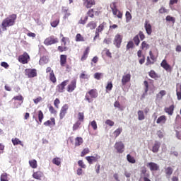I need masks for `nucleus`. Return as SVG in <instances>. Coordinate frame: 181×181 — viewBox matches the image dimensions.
I'll use <instances>...</instances> for the list:
<instances>
[{
    "label": "nucleus",
    "mask_w": 181,
    "mask_h": 181,
    "mask_svg": "<svg viewBox=\"0 0 181 181\" xmlns=\"http://www.w3.org/2000/svg\"><path fill=\"white\" fill-rule=\"evenodd\" d=\"M131 81V74H127L122 76V83L123 86H125L127 83H129Z\"/></svg>",
    "instance_id": "nucleus-10"
},
{
    "label": "nucleus",
    "mask_w": 181,
    "mask_h": 181,
    "mask_svg": "<svg viewBox=\"0 0 181 181\" xmlns=\"http://www.w3.org/2000/svg\"><path fill=\"white\" fill-rule=\"evenodd\" d=\"M157 135L158 138H160V139H162V138H163V132H162V131L160 130L157 132Z\"/></svg>",
    "instance_id": "nucleus-59"
},
{
    "label": "nucleus",
    "mask_w": 181,
    "mask_h": 181,
    "mask_svg": "<svg viewBox=\"0 0 181 181\" xmlns=\"http://www.w3.org/2000/svg\"><path fill=\"white\" fill-rule=\"evenodd\" d=\"M176 94H177V98L178 101H180V100H181V85L180 86V90H178L177 89L176 90Z\"/></svg>",
    "instance_id": "nucleus-44"
},
{
    "label": "nucleus",
    "mask_w": 181,
    "mask_h": 181,
    "mask_svg": "<svg viewBox=\"0 0 181 181\" xmlns=\"http://www.w3.org/2000/svg\"><path fill=\"white\" fill-rule=\"evenodd\" d=\"M78 118L79 121H84V113L79 112L78 114Z\"/></svg>",
    "instance_id": "nucleus-51"
},
{
    "label": "nucleus",
    "mask_w": 181,
    "mask_h": 181,
    "mask_svg": "<svg viewBox=\"0 0 181 181\" xmlns=\"http://www.w3.org/2000/svg\"><path fill=\"white\" fill-rule=\"evenodd\" d=\"M88 20V17L86 16L83 20V18H81V20L78 21V23L79 25H86Z\"/></svg>",
    "instance_id": "nucleus-41"
},
{
    "label": "nucleus",
    "mask_w": 181,
    "mask_h": 181,
    "mask_svg": "<svg viewBox=\"0 0 181 181\" xmlns=\"http://www.w3.org/2000/svg\"><path fill=\"white\" fill-rule=\"evenodd\" d=\"M141 49H149V45L145 41L141 43Z\"/></svg>",
    "instance_id": "nucleus-50"
},
{
    "label": "nucleus",
    "mask_w": 181,
    "mask_h": 181,
    "mask_svg": "<svg viewBox=\"0 0 181 181\" xmlns=\"http://www.w3.org/2000/svg\"><path fill=\"white\" fill-rule=\"evenodd\" d=\"M166 122V116H160L156 121V124H165Z\"/></svg>",
    "instance_id": "nucleus-19"
},
{
    "label": "nucleus",
    "mask_w": 181,
    "mask_h": 181,
    "mask_svg": "<svg viewBox=\"0 0 181 181\" xmlns=\"http://www.w3.org/2000/svg\"><path fill=\"white\" fill-rule=\"evenodd\" d=\"M4 149H5V145L0 143V155L4 153Z\"/></svg>",
    "instance_id": "nucleus-60"
},
{
    "label": "nucleus",
    "mask_w": 181,
    "mask_h": 181,
    "mask_svg": "<svg viewBox=\"0 0 181 181\" xmlns=\"http://www.w3.org/2000/svg\"><path fill=\"white\" fill-rule=\"evenodd\" d=\"M90 125L93 127V129H94V131H96L98 127H97V122H95V120H93L90 122Z\"/></svg>",
    "instance_id": "nucleus-47"
},
{
    "label": "nucleus",
    "mask_w": 181,
    "mask_h": 181,
    "mask_svg": "<svg viewBox=\"0 0 181 181\" xmlns=\"http://www.w3.org/2000/svg\"><path fill=\"white\" fill-rule=\"evenodd\" d=\"M56 43H59V39L54 37L53 35L48 37L44 41V44H45L46 46H52V45H56Z\"/></svg>",
    "instance_id": "nucleus-2"
},
{
    "label": "nucleus",
    "mask_w": 181,
    "mask_h": 181,
    "mask_svg": "<svg viewBox=\"0 0 181 181\" xmlns=\"http://www.w3.org/2000/svg\"><path fill=\"white\" fill-rule=\"evenodd\" d=\"M85 3L84 5L85 6H86V8H91V6H93V5H95V2L94 0H84Z\"/></svg>",
    "instance_id": "nucleus-23"
},
{
    "label": "nucleus",
    "mask_w": 181,
    "mask_h": 181,
    "mask_svg": "<svg viewBox=\"0 0 181 181\" xmlns=\"http://www.w3.org/2000/svg\"><path fill=\"white\" fill-rule=\"evenodd\" d=\"M33 177L37 180H41L42 177H43V173L41 171L34 172L33 174Z\"/></svg>",
    "instance_id": "nucleus-14"
},
{
    "label": "nucleus",
    "mask_w": 181,
    "mask_h": 181,
    "mask_svg": "<svg viewBox=\"0 0 181 181\" xmlns=\"http://www.w3.org/2000/svg\"><path fill=\"white\" fill-rule=\"evenodd\" d=\"M144 28H145V30H146V32L147 35H151V33H152V25H151V24L148 23V21H145Z\"/></svg>",
    "instance_id": "nucleus-12"
},
{
    "label": "nucleus",
    "mask_w": 181,
    "mask_h": 181,
    "mask_svg": "<svg viewBox=\"0 0 181 181\" xmlns=\"http://www.w3.org/2000/svg\"><path fill=\"white\" fill-rule=\"evenodd\" d=\"M90 153V149H88V148H84L81 153V156H86V155H87V153Z\"/></svg>",
    "instance_id": "nucleus-42"
},
{
    "label": "nucleus",
    "mask_w": 181,
    "mask_h": 181,
    "mask_svg": "<svg viewBox=\"0 0 181 181\" xmlns=\"http://www.w3.org/2000/svg\"><path fill=\"white\" fill-rule=\"evenodd\" d=\"M88 93L90 95L91 98H97L98 97V93L95 89H91Z\"/></svg>",
    "instance_id": "nucleus-17"
},
{
    "label": "nucleus",
    "mask_w": 181,
    "mask_h": 181,
    "mask_svg": "<svg viewBox=\"0 0 181 181\" xmlns=\"http://www.w3.org/2000/svg\"><path fill=\"white\" fill-rule=\"evenodd\" d=\"M105 124L107 125H109V127H114V122L112 121L111 119H107L105 121Z\"/></svg>",
    "instance_id": "nucleus-52"
},
{
    "label": "nucleus",
    "mask_w": 181,
    "mask_h": 181,
    "mask_svg": "<svg viewBox=\"0 0 181 181\" xmlns=\"http://www.w3.org/2000/svg\"><path fill=\"white\" fill-rule=\"evenodd\" d=\"M175 110V106L173 105H170L168 107L165 108V112L168 114V115H173V111Z\"/></svg>",
    "instance_id": "nucleus-16"
},
{
    "label": "nucleus",
    "mask_w": 181,
    "mask_h": 181,
    "mask_svg": "<svg viewBox=\"0 0 181 181\" xmlns=\"http://www.w3.org/2000/svg\"><path fill=\"white\" fill-rule=\"evenodd\" d=\"M134 47V42L132 41H129L127 45V49L129 50V49H132Z\"/></svg>",
    "instance_id": "nucleus-48"
},
{
    "label": "nucleus",
    "mask_w": 181,
    "mask_h": 181,
    "mask_svg": "<svg viewBox=\"0 0 181 181\" xmlns=\"http://www.w3.org/2000/svg\"><path fill=\"white\" fill-rule=\"evenodd\" d=\"M115 148L119 153H122L124 148V143H122V141L117 142L115 145Z\"/></svg>",
    "instance_id": "nucleus-8"
},
{
    "label": "nucleus",
    "mask_w": 181,
    "mask_h": 181,
    "mask_svg": "<svg viewBox=\"0 0 181 181\" xmlns=\"http://www.w3.org/2000/svg\"><path fill=\"white\" fill-rule=\"evenodd\" d=\"M101 157L98 155L92 156H86V159L90 163V165L93 164V162H98V159Z\"/></svg>",
    "instance_id": "nucleus-7"
},
{
    "label": "nucleus",
    "mask_w": 181,
    "mask_h": 181,
    "mask_svg": "<svg viewBox=\"0 0 181 181\" xmlns=\"http://www.w3.org/2000/svg\"><path fill=\"white\" fill-rule=\"evenodd\" d=\"M159 148H160V143L156 141L154 145L153 146L152 152H153V153H157V152L159 151Z\"/></svg>",
    "instance_id": "nucleus-15"
},
{
    "label": "nucleus",
    "mask_w": 181,
    "mask_h": 181,
    "mask_svg": "<svg viewBox=\"0 0 181 181\" xmlns=\"http://www.w3.org/2000/svg\"><path fill=\"white\" fill-rule=\"evenodd\" d=\"M76 80L71 81V84H69L67 88L68 93H73V91L76 90Z\"/></svg>",
    "instance_id": "nucleus-11"
},
{
    "label": "nucleus",
    "mask_w": 181,
    "mask_h": 181,
    "mask_svg": "<svg viewBox=\"0 0 181 181\" xmlns=\"http://www.w3.org/2000/svg\"><path fill=\"white\" fill-rule=\"evenodd\" d=\"M59 104H60V100H59V98H56L54 101V105L56 108H59Z\"/></svg>",
    "instance_id": "nucleus-54"
},
{
    "label": "nucleus",
    "mask_w": 181,
    "mask_h": 181,
    "mask_svg": "<svg viewBox=\"0 0 181 181\" xmlns=\"http://www.w3.org/2000/svg\"><path fill=\"white\" fill-rule=\"evenodd\" d=\"M165 21H167V22H173V23H175V22H176L175 18L170 16H167L165 18Z\"/></svg>",
    "instance_id": "nucleus-40"
},
{
    "label": "nucleus",
    "mask_w": 181,
    "mask_h": 181,
    "mask_svg": "<svg viewBox=\"0 0 181 181\" xmlns=\"http://www.w3.org/2000/svg\"><path fill=\"white\" fill-rule=\"evenodd\" d=\"M52 163H54V165H57V166H59V165H61L62 162L60 161L59 158H54L52 160Z\"/></svg>",
    "instance_id": "nucleus-33"
},
{
    "label": "nucleus",
    "mask_w": 181,
    "mask_h": 181,
    "mask_svg": "<svg viewBox=\"0 0 181 181\" xmlns=\"http://www.w3.org/2000/svg\"><path fill=\"white\" fill-rule=\"evenodd\" d=\"M112 82H107V84L106 86V90H107L108 91H111V90H112Z\"/></svg>",
    "instance_id": "nucleus-46"
},
{
    "label": "nucleus",
    "mask_w": 181,
    "mask_h": 181,
    "mask_svg": "<svg viewBox=\"0 0 181 181\" xmlns=\"http://www.w3.org/2000/svg\"><path fill=\"white\" fill-rule=\"evenodd\" d=\"M43 118H44L43 112H42V110H39V112H38V119H39V122H42Z\"/></svg>",
    "instance_id": "nucleus-45"
},
{
    "label": "nucleus",
    "mask_w": 181,
    "mask_h": 181,
    "mask_svg": "<svg viewBox=\"0 0 181 181\" xmlns=\"http://www.w3.org/2000/svg\"><path fill=\"white\" fill-rule=\"evenodd\" d=\"M103 29H104V23H103L102 24H100V25L97 28L96 30L100 33V32H103Z\"/></svg>",
    "instance_id": "nucleus-53"
},
{
    "label": "nucleus",
    "mask_w": 181,
    "mask_h": 181,
    "mask_svg": "<svg viewBox=\"0 0 181 181\" xmlns=\"http://www.w3.org/2000/svg\"><path fill=\"white\" fill-rule=\"evenodd\" d=\"M137 114L139 121H144V119H145V114L144 113V111L139 110L137 112Z\"/></svg>",
    "instance_id": "nucleus-25"
},
{
    "label": "nucleus",
    "mask_w": 181,
    "mask_h": 181,
    "mask_svg": "<svg viewBox=\"0 0 181 181\" xmlns=\"http://www.w3.org/2000/svg\"><path fill=\"white\" fill-rule=\"evenodd\" d=\"M121 43H122V37H121V35L117 34L115 37L113 44L115 45L116 47L119 49L121 47Z\"/></svg>",
    "instance_id": "nucleus-5"
},
{
    "label": "nucleus",
    "mask_w": 181,
    "mask_h": 181,
    "mask_svg": "<svg viewBox=\"0 0 181 181\" xmlns=\"http://www.w3.org/2000/svg\"><path fill=\"white\" fill-rule=\"evenodd\" d=\"M89 52H90V47H87L86 49V50L84 51L82 57L81 58V60L82 62H84V60H86L87 59V56H88Z\"/></svg>",
    "instance_id": "nucleus-26"
},
{
    "label": "nucleus",
    "mask_w": 181,
    "mask_h": 181,
    "mask_svg": "<svg viewBox=\"0 0 181 181\" xmlns=\"http://www.w3.org/2000/svg\"><path fill=\"white\" fill-rule=\"evenodd\" d=\"M25 76H28L29 78H33L37 76V72L35 69H26L25 70Z\"/></svg>",
    "instance_id": "nucleus-3"
},
{
    "label": "nucleus",
    "mask_w": 181,
    "mask_h": 181,
    "mask_svg": "<svg viewBox=\"0 0 181 181\" xmlns=\"http://www.w3.org/2000/svg\"><path fill=\"white\" fill-rule=\"evenodd\" d=\"M67 110H69V105H64L62 109H61V112L59 114V117L60 119H63L66 115V114H67Z\"/></svg>",
    "instance_id": "nucleus-9"
},
{
    "label": "nucleus",
    "mask_w": 181,
    "mask_h": 181,
    "mask_svg": "<svg viewBox=\"0 0 181 181\" xmlns=\"http://www.w3.org/2000/svg\"><path fill=\"white\" fill-rule=\"evenodd\" d=\"M80 125H81V122H80V121H77L73 126V131H77Z\"/></svg>",
    "instance_id": "nucleus-39"
},
{
    "label": "nucleus",
    "mask_w": 181,
    "mask_h": 181,
    "mask_svg": "<svg viewBox=\"0 0 181 181\" xmlns=\"http://www.w3.org/2000/svg\"><path fill=\"white\" fill-rule=\"evenodd\" d=\"M146 166L150 169L151 172H156V170H159V165L156 163H148Z\"/></svg>",
    "instance_id": "nucleus-6"
},
{
    "label": "nucleus",
    "mask_w": 181,
    "mask_h": 181,
    "mask_svg": "<svg viewBox=\"0 0 181 181\" xmlns=\"http://www.w3.org/2000/svg\"><path fill=\"white\" fill-rule=\"evenodd\" d=\"M83 144V138L81 137H76L75 139V146H80Z\"/></svg>",
    "instance_id": "nucleus-28"
},
{
    "label": "nucleus",
    "mask_w": 181,
    "mask_h": 181,
    "mask_svg": "<svg viewBox=\"0 0 181 181\" xmlns=\"http://www.w3.org/2000/svg\"><path fill=\"white\" fill-rule=\"evenodd\" d=\"M30 59V57L27 52H24L23 55L20 56L18 58V61L20 63H23V64H28V60Z\"/></svg>",
    "instance_id": "nucleus-4"
},
{
    "label": "nucleus",
    "mask_w": 181,
    "mask_h": 181,
    "mask_svg": "<svg viewBox=\"0 0 181 181\" xmlns=\"http://www.w3.org/2000/svg\"><path fill=\"white\" fill-rule=\"evenodd\" d=\"M12 142L13 145H21V146H23V144L18 138L12 139Z\"/></svg>",
    "instance_id": "nucleus-29"
},
{
    "label": "nucleus",
    "mask_w": 181,
    "mask_h": 181,
    "mask_svg": "<svg viewBox=\"0 0 181 181\" xmlns=\"http://www.w3.org/2000/svg\"><path fill=\"white\" fill-rule=\"evenodd\" d=\"M59 22H60V21H59V20L52 21V22L51 23V26H52V28H57V25H59Z\"/></svg>",
    "instance_id": "nucleus-49"
},
{
    "label": "nucleus",
    "mask_w": 181,
    "mask_h": 181,
    "mask_svg": "<svg viewBox=\"0 0 181 181\" xmlns=\"http://www.w3.org/2000/svg\"><path fill=\"white\" fill-rule=\"evenodd\" d=\"M149 76L151 77V78H156V73L154 72V71H151L149 72Z\"/></svg>",
    "instance_id": "nucleus-56"
},
{
    "label": "nucleus",
    "mask_w": 181,
    "mask_h": 181,
    "mask_svg": "<svg viewBox=\"0 0 181 181\" xmlns=\"http://www.w3.org/2000/svg\"><path fill=\"white\" fill-rule=\"evenodd\" d=\"M76 42H81V34H77L76 37Z\"/></svg>",
    "instance_id": "nucleus-63"
},
{
    "label": "nucleus",
    "mask_w": 181,
    "mask_h": 181,
    "mask_svg": "<svg viewBox=\"0 0 181 181\" xmlns=\"http://www.w3.org/2000/svg\"><path fill=\"white\" fill-rule=\"evenodd\" d=\"M121 132H122V128H118L114 132V135L115 138H118L119 135L121 134Z\"/></svg>",
    "instance_id": "nucleus-32"
},
{
    "label": "nucleus",
    "mask_w": 181,
    "mask_h": 181,
    "mask_svg": "<svg viewBox=\"0 0 181 181\" xmlns=\"http://www.w3.org/2000/svg\"><path fill=\"white\" fill-rule=\"evenodd\" d=\"M78 165L82 168V169H86V165L84 164V163L83 162V160H80L78 161Z\"/></svg>",
    "instance_id": "nucleus-55"
},
{
    "label": "nucleus",
    "mask_w": 181,
    "mask_h": 181,
    "mask_svg": "<svg viewBox=\"0 0 181 181\" xmlns=\"http://www.w3.org/2000/svg\"><path fill=\"white\" fill-rule=\"evenodd\" d=\"M134 42L136 46H139V43H141V41L139 40V36L136 35L134 37Z\"/></svg>",
    "instance_id": "nucleus-43"
},
{
    "label": "nucleus",
    "mask_w": 181,
    "mask_h": 181,
    "mask_svg": "<svg viewBox=\"0 0 181 181\" xmlns=\"http://www.w3.org/2000/svg\"><path fill=\"white\" fill-rule=\"evenodd\" d=\"M67 62V56L64 54H62L60 56V64L61 66H64Z\"/></svg>",
    "instance_id": "nucleus-20"
},
{
    "label": "nucleus",
    "mask_w": 181,
    "mask_h": 181,
    "mask_svg": "<svg viewBox=\"0 0 181 181\" xmlns=\"http://www.w3.org/2000/svg\"><path fill=\"white\" fill-rule=\"evenodd\" d=\"M161 67L163 69H165V70H169L170 69V65L168 64V62L165 61V59H163L162 62L160 63Z\"/></svg>",
    "instance_id": "nucleus-21"
},
{
    "label": "nucleus",
    "mask_w": 181,
    "mask_h": 181,
    "mask_svg": "<svg viewBox=\"0 0 181 181\" xmlns=\"http://www.w3.org/2000/svg\"><path fill=\"white\" fill-rule=\"evenodd\" d=\"M67 83H69L68 80L64 81L61 84L57 86L59 93H63L64 88L67 86Z\"/></svg>",
    "instance_id": "nucleus-13"
},
{
    "label": "nucleus",
    "mask_w": 181,
    "mask_h": 181,
    "mask_svg": "<svg viewBox=\"0 0 181 181\" xmlns=\"http://www.w3.org/2000/svg\"><path fill=\"white\" fill-rule=\"evenodd\" d=\"M127 159L128 162H129V163H135V162H136L135 158H134V157H132L129 154H128L127 156Z\"/></svg>",
    "instance_id": "nucleus-37"
},
{
    "label": "nucleus",
    "mask_w": 181,
    "mask_h": 181,
    "mask_svg": "<svg viewBox=\"0 0 181 181\" xmlns=\"http://www.w3.org/2000/svg\"><path fill=\"white\" fill-rule=\"evenodd\" d=\"M16 18H18L16 14H11L5 19H4L1 23L2 30L5 32V30H7V28H11V26H13V25H15Z\"/></svg>",
    "instance_id": "nucleus-1"
},
{
    "label": "nucleus",
    "mask_w": 181,
    "mask_h": 181,
    "mask_svg": "<svg viewBox=\"0 0 181 181\" xmlns=\"http://www.w3.org/2000/svg\"><path fill=\"white\" fill-rule=\"evenodd\" d=\"M42 100V97H38L36 99H34V104H39V103H40V101Z\"/></svg>",
    "instance_id": "nucleus-61"
},
{
    "label": "nucleus",
    "mask_w": 181,
    "mask_h": 181,
    "mask_svg": "<svg viewBox=\"0 0 181 181\" xmlns=\"http://www.w3.org/2000/svg\"><path fill=\"white\" fill-rule=\"evenodd\" d=\"M39 63L41 66L43 64H47V63H49V57L46 56L41 57L40 59Z\"/></svg>",
    "instance_id": "nucleus-18"
},
{
    "label": "nucleus",
    "mask_w": 181,
    "mask_h": 181,
    "mask_svg": "<svg viewBox=\"0 0 181 181\" xmlns=\"http://www.w3.org/2000/svg\"><path fill=\"white\" fill-rule=\"evenodd\" d=\"M126 22L127 23H128V22H129V21H131V19H132V16L131 15V13H129V11H126Z\"/></svg>",
    "instance_id": "nucleus-35"
},
{
    "label": "nucleus",
    "mask_w": 181,
    "mask_h": 181,
    "mask_svg": "<svg viewBox=\"0 0 181 181\" xmlns=\"http://www.w3.org/2000/svg\"><path fill=\"white\" fill-rule=\"evenodd\" d=\"M144 86L146 87L145 88V93H148V81H144Z\"/></svg>",
    "instance_id": "nucleus-64"
},
{
    "label": "nucleus",
    "mask_w": 181,
    "mask_h": 181,
    "mask_svg": "<svg viewBox=\"0 0 181 181\" xmlns=\"http://www.w3.org/2000/svg\"><path fill=\"white\" fill-rule=\"evenodd\" d=\"M103 43H105V45H111V43H112L111 38H105L103 40Z\"/></svg>",
    "instance_id": "nucleus-58"
},
{
    "label": "nucleus",
    "mask_w": 181,
    "mask_h": 181,
    "mask_svg": "<svg viewBox=\"0 0 181 181\" xmlns=\"http://www.w3.org/2000/svg\"><path fill=\"white\" fill-rule=\"evenodd\" d=\"M102 76H104V74L96 72L94 74V78H95L96 80H101Z\"/></svg>",
    "instance_id": "nucleus-36"
},
{
    "label": "nucleus",
    "mask_w": 181,
    "mask_h": 181,
    "mask_svg": "<svg viewBox=\"0 0 181 181\" xmlns=\"http://www.w3.org/2000/svg\"><path fill=\"white\" fill-rule=\"evenodd\" d=\"M62 12L63 13H64V19H67V18H69V16L71 15V13L69 12V8H67L66 7H62Z\"/></svg>",
    "instance_id": "nucleus-22"
},
{
    "label": "nucleus",
    "mask_w": 181,
    "mask_h": 181,
    "mask_svg": "<svg viewBox=\"0 0 181 181\" xmlns=\"http://www.w3.org/2000/svg\"><path fill=\"white\" fill-rule=\"evenodd\" d=\"M13 100H17L18 101H23V97L22 95L15 96Z\"/></svg>",
    "instance_id": "nucleus-57"
},
{
    "label": "nucleus",
    "mask_w": 181,
    "mask_h": 181,
    "mask_svg": "<svg viewBox=\"0 0 181 181\" xmlns=\"http://www.w3.org/2000/svg\"><path fill=\"white\" fill-rule=\"evenodd\" d=\"M165 172L167 177L168 176H171L172 173H173V168L172 167H165Z\"/></svg>",
    "instance_id": "nucleus-24"
},
{
    "label": "nucleus",
    "mask_w": 181,
    "mask_h": 181,
    "mask_svg": "<svg viewBox=\"0 0 181 181\" xmlns=\"http://www.w3.org/2000/svg\"><path fill=\"white\" fill-rule=\"evenodd\" d=\"M49 78L52 83H56V76H54V72H53V71L49 73Z\"/></svg>",
    "instance_id": "nucleus-31"
},
{
    "label": "nucleus",
    "mask_w": 181,
    "mask_h": 181,
    "mask_svg": "<svg viewBox=\"0 0 181 181\" xmlns=\"http://www.w3.org/2000/svg\"><path fill=\"white\" fill-rule=\"evenodd\" d=\"M110 8L112 9L113 15H117L118 9H117V6H115V3H113L112 5H110Z\"/></svg>",
    "instance_id": "nucleus-30"
},
{
    "label": "nucleus",
    "mask_w": 181,
    "mask_h": 181,
    "mask_svg": "<svg viewBox=\"0 0 181 181\" xmlns=\"http://www.w3.org/2000/svg\"><path fill=\"white\" fill-rule=\"evenodd\" d=\"M0 180L1 181H8V174L6 173L1 174Z\"/></svg>",
    "instance_id": "nucleus-38"
},
{
    "label": "nucleus",
    "mask_w": 181,
    "mask_h": 181,
    "mask_svg": "<svg viewBox=\"0 0 181 181\" xmlns=\"http://www.w3.org/2000/svg\"><path fill=\"white\" fill-rule=\"evenodd\" d=\"M87 28H90V29H91V30L95 29V28H97V24L94 22L91 21L87 25Z\"/></svg>",
    "instance_id": "nucleus-34"
},
{
    "label": "nucleus",
    "mask_w": 181,
    "mask_h": 181,
    "mask_svg": "<svg viewBox=\"0 0 181 181\" xmlns=\"http://www.w3.org/2000/svg\"><path fill=\"white\" fill-rule=\"evenodd\" d=\"M29 165L33 169H36V168H37V161H36V160H31L29 161Z\"/></svg>",
    "instance_id": "nucleus-27"
},
{
    "label": "nucleus",
    "mask_w": 181,
    "mask_h": 181,
    "mask_svg": "<svg viewBox=\"0 0 181 181\" xmlns=\"http://www.w3.org/2000/svg\"><path fill=\"white\" fill-rule=\"evenodd\" d=\"M1 66L2 67H4V69H8V67H9V64H8V63L3 62L1 63Z\"/></svg>",
    "instance_id": "nucleus-62"
}]
</instances>
